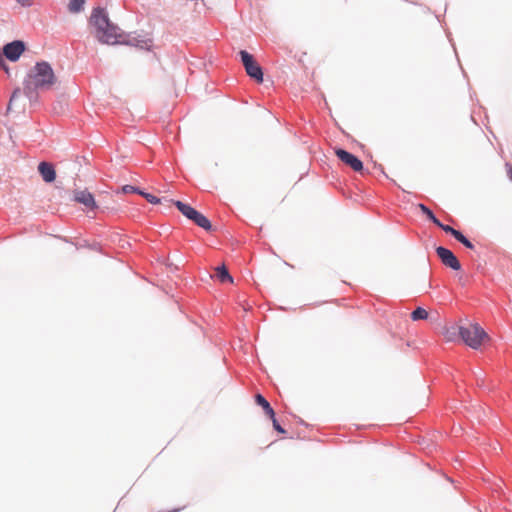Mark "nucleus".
Listing matches in <instances>:
<instances>
[{"label":"nucleus","mask_w":512,"mask_h":512,"mask_svg":"<svg viewBox=\"0 0 512 512\" xmlns=\"http://www.w3.org/2000/svg\"><path fill=\"white\" fill-rule=\"evenodd\" d=\"M89 23L94 27L95 37L101 43L114 45L120 42L122 33L120 29L110 21L105 9L101 7L94 8Z\"/></svg>","instance_id":"obj_1"},{"label":"nucleus","mask_w":512,"mask_h":512,"mask_svg":"<svg viewBox=\"0 0 512 512\" xmlns=\"http://www.w3.org/2000/svg\"><path fill=\"white\" fill-rule=\"evenodd\" d=\"M57 82V77L46 61L37 62L24 80V89L28 92L49 90Z\"/></svg>","instance_id":"obj_2"},{"label":"nucleus","mask_w":512,"mask_h":512,"mask_svg":"<svg viewBox=\"0 0 512 512\" xmlns=\"http://www.w3.org/2000/svg\"><path fill=\"white\" fill-rule=\"evenodd\" d=\"M462 341L472 349H479L481 345L489 340L488 334L478 323H468L457 328Z\"/></svg>","instance_id":"obj_3"},{"label":"nucleus","mask_w":512,"mask_h":512,"mask_svg":"<svg viewBox=\"0 0 512 512\" xmlns=\"http://www.w3.org/2000/svg\"><path fill=\"white\" fill-rule=\"evenodd\" d=\"M178 210L189 220L193 221L199 227L205 229L206 231L211 230V222L200 212L195 210L188 204H185L181 201H171Z\"/></svg>","instance_id":"obj_4"},{"label":"nucleus","mask_w":512,"mask_h":512,"mask_svg":"<svg viewBox=\"0 0 512 512\" xmlns=\"http://www.w3.org/2000/svg\"><path fill=\"white\" fill-rule=\"evenodd\" d=\"M239 55L241 57V61L246 70V73L257 83H262L263 71L260 65L255 61L253 55L248 53L246 50H241Z\"/></svg>","instance_id":"obj_5"},{"label":"nucleus","mask_w":512,"mask_h":512,"mask_svg":"<svg viewBox=\"0 0 512 512\" xmlns=\"http://www.w3.org/2000/svg\"><path fill=\"white\" fill-rule=\"evenodd\" d=\"M25 51V44L20 40H15L3 47V55L10 61H17Z\"/></svg>","instance_id":"obj_6"},{"label":"nucleus","mask_w":512,"mask_h":512,"mask_svg":"<svg viewBox=\"0 0 512 512\" xmlns=\"http://www.w3.org/2000/svg\"><path fill=\"white\" fill-rule=\"evenodd\" d=\"M436 253H437L438 257L440 258L441 262L445 266H447L453 270H460L461 264H460L459 260L457 259V257L453 254L452 251H450L449 249H447L445 247L439 246L436 248Z\"/></svg>","instance_id":"obj_7"},{"label":"nucleus","mask_w":512,"mask_h":512,"mask_svg":"<svg viewBox=\"0 0 512 512\" xmlns=\"http://www.w3.org/2000/svg\"><path fill=\"white\" fill-rule=\"evenodd\" d=\"M335 154L344 164L349 166L354 171L359 172L363 169L362 161L358 159L355 155L347 152L346 150L340 148L336 149Z\"/></svg>","instance_id":"obj_8"},{"label":"nucleus","mask_w":512,"mask_h":512,"mask_svg":"<svg viewBox=\"0 0 512 512\" xmlns=\"http://www.w3.org/2000/svg\"><path fill=\"white\" fill-rule=\"evenodd\" d=\"M74 200L89 209H95L97 207L93 195L86 190L75 191Z\"/></svg>","instance_id":"obj_9"},{"label":"nucleus","mask_w":512,"mask_h":512,"mask_svg":"<svg viewBox=\"0 0 512 512\" xmlns=\"http://www.w3.org/2000/svg\"><path fill=\"white\" fill-rule=\"evenodd\" d=\"M38 171L45 182H53L56 178L54 167L48 162H41L38 165Z\"/></svg>","instance_id":"obj_10"},{"label":"nucleus","mask_w":512,"mask_h":512,"mask_svg":"<svg viewBox=\"0 0 512 512\" xmlns=\"http://www.w3.org/2000/svg\"><path fill=\"white\" fill-rule=\"evenodd\" d=\"M255 402L261 406L265 412V414L269 417V418H273L275 416V412L273 410V408L271 407V405L269 404V402L261 395V394H257L255 396Z\"/></svg>","instance_id":"obj_11"},{"label":"nucleus","mask_w":512,"mask_h":512,"mask_svg":"<svg viewBox=\"0 0 512 512\" xmlns=\"http://www.w3.org/2000/svg\"><path fill=\"white\" fill-rule=\"evenodd\" d=\"M216 276L222 283H233V278L231 277L227 268L224 265L216 268Z\"/></svg>","instance_id":"obj_12"},{"label":"nucleus","mask_w":512,"mask_h":512,"mask_svg":"<svg viewBox=\"0 0 512 512\" xmlns=\"http://www.w3.org/2000/svg\"><path fill=\"white\" fill-rule=\"evenodd\" d=\"M428 315L427 310L422 307H418L411 313V319L413 321L424 320L428 318Z\"/></svg>","instance_id":"obj_13"},{"label":"nucleus","mask_w":512,"mask_h":512,"mask_svg":"<svg viewBox=\"0 0 512 512\" xmlns=\"http://www.w3.org/2000/svg\"><path fill=\"white\" fill-rule=\"evenodd\" d=\"M85 0H70L68 9L71 13H78L83 9Z\"/></svg>","instance_id":"obj_14"},{"label":"nucleus","mask_w":512,"mask_h":512,"mask_svg":"<svg viewBox=\"0 0 512 512\" xmlns=\"http://www.w3.org/2000/svg\"><path fill=\"white\" fill-rule=\"evenodd\" d=\"M418 207L425 215H427L429 219L433 221V223L439 224V220L434 216L433 212L428 207H426L424 204H419Z\"/></svg>","instance_id":"obj_15"},{"label":"nucleus","mask_w":512,"mask_h":512,"mask_svg":"<svg viewBox=\"0 0 512 512\" xmlns=\"http://www.w3.org/2000/svg\"><path fill=\"white\" fill-rule=\"evenodd\" d=\"M438 227H440L442 230H444L446 233H450L455 239L458 237V234L460 231L454 229L453 227L449 225H444L439 221V224H436Z\"/></svg>","instance_id":"obj_16"},{"label":"nucleus","mask_w":512,"mask_h":512,"mask_svg":"<svg viewBox=\"0 0 512 512\" xmlns=\"http://www.w3.org/2000/svg\"><path fill=\"white\" fill-rule=\"evenodd\" d=\"M139 194L142 195L149 203L160 204L162 202V200L160 198H157L156 196H154L150 193H145V192L139 191Z\"/></svg>","instance_id":"obj_17"},{"label":"nucleus","mask_w":512,"mask_h":512,"mask_svg":"<svg viewBox=\"0 0 512 512\" xmlns=\"http://www.w3.org/2000/svg\"><path fill=\"white\" fill-rule=\"evenodd\" d=\"M20 97V90L17 89L13 92L10 101L8 103L7 111L10 112L13 109V105L15 104L16 100Z\"/></svg>","instance_id":"obj_18"},{"label":"nucleus","mask_w":512,"mask_h":512,"mask_svg":"<svg viewBox=\"0 0 512 512\" xmlns=\"http://www.w3.org/2000/svg\"><path fill=\"white\" fill-rule=\"evenodd\" d=\"M460 243L469 249H473L474 245L460 232L456 238Z\"/></svg>","instance_id":"obj_19"},{"label":"nucleus","mask_w":512,"mask_h":512,"mask_svg":"<svg viewBox=\"0 0 512 512\" xmlns=\"http://www.w3.org/2000/svg\"><path fill=\"white\" fill-rule=\"evenodd\" d=\"M272 420V423H273V427L276 431H278L279 433H285V430L281 427V425L278 423L276 417L274 416L273 418H270Z\"/></svg>","instance_id":"obj_20"},{"label":"nucleus","mask_w":512,"mask_h":512,"mask_svg":"<svg viewBox=\"0 0 512 512\" xmlns=\"http://www.w3.org/2000/svg\"><path fill=\"white\" fill-rule=\"evenodd\" d=\"M122 190H123L124 193H134V192L139 193L137 188H135L134 186H131V185L123 186Z\"/></svg>","instance_id":"obj_21"},{"label":"nucleus","mask_w":512,"mask_h":512,"mask_svg":"<svg viewBox=\"0 0 512 512\" xmlns=\"http://www.w3.org/2000/svg\"><path fill=\"white\" fill-rule=\"evenodd\" d=\"M20 5L24 7H30L33 4V0H16Z\"/></svg>","instance_id":"obj_22"},{"label":"nucleus","mask_w":512,"mask_h":512,"mask_svg":"<svg viewBox=\"0 0 512 512\" xmlns=\"http://www.w3.org/2000/svg\"><path fill=\"white\" fill-rule=\"evenodd\" d=\"M452 334H453V333H450V331H449V330H447V332H446V338H447V340H449V341L453 340V338H452Z\"/></svg>","instance_id":"obj_23"},{"label":"nucleus","mask_w":512,"mask_h":512,"mask_svg":"<svg viewBox=\"0 0 512 512\" xmlns=\"http://www.w3.org/2000/svg\"><path fill=\"white\" fill-rule=\"evenodd\" d=\"M511 179H512V172H511Z\"/></svg>","instance_id":"obj_24"}]
</instances>
